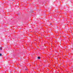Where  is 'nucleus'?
<instances>
[{
  "label": "nucleus",
  "instance_id": "obj_1",
  "mask_svg": "<svg viewBox=\"0 0 73 73\" xmlns=\"http://www.w3.org/2000/svg\"><path fill=\"white\" fill-rule=\"evenodd\" d=\"M37 58H38V59H40V56H38L37 57Z\"/></svg>",
  "mask_w": 73,
  "mask_h": 73
},
{
  "label": "nucleus",
  "instance_id": "obj_2",
  "mask_svg": "<svg viewBox=\"0 0 73 73\" xmlns=\"http://www.w3.org/2000/svg\"><path fill=\"white\" fill-rule=\"evenodd\" d=\"M2 56V54H0V56Z\"/></svg>",
  "mask_w": 73,
  "mask_h": 73
},
{
  "label": "nucleus",
  "instance_id": "obj_3",
  "mask_svg": "<svg viewBox=\"0 0 73 73\" xmlns=\"http://www.w3.org/2000/svg\"><path fill=\"white\" fill-rule=\"evenodd\" d=\"M0 50H2V49H1V47L0 48Z\"/></svg>",
  "mask_w": 73,
  "mask_h": 73
},
{
  "label": "nucleus",
  "instance_id": "obj_4",
  "mask_svg": "<svg viewBox=\"0 0 73 73\" xmlns=\"http://www.w3.org/2000/svg\"><path fill=\"white\" fill-rule=\"evenodd\" d=\"M25 70L27 71V70H28V69H25Z\"/></svg>",
  "mask_w": 73,
  "mask_h": 73
},
{
  "label": "nucleus",
  "instance_id": "obj_5",
  "mask_svg": "<svg viewBox=\"0 0 73 73\" xmlns=\"http://www.w3.org/2000/svg\"><path fill=\"white\" fill-rule=\"evenodd\" d=\"M66 48V46H65V47L64 48Z\"/></svg>",
  "mask_w": 73,
  "mask_h": 73
},
{
  "label": "nucleus",
  "instance_id": "obj_6",
  "mask_svg": "<svg viewBox=\"0 0 73 73\" xmlns=\"http://www.w3.org/2000/svg\"><path fill=\"white\" fill-rule=\"evenodd\" d=\"M49 70V69H47V70Z\"/></svg>",
  "mask_w": 73,
  "mask_h": 73
},
{
  "label": "nucleus",
  "instance_id": "obj_7",
  "mask_svg": "<svg viewBox=\"0 0 73 73\" xmlns=\"http://www.w3.org/2000/svg\"><path fill=\"white\" fill-rule=\"evenodd\" d=\"M36 66H37V64H36Z\"/></svg>",
  "mask_w": 73,
  "mask_h": 73
},
{
  "label": "nucleus",
  "instance_id": "obj_8",
  "mask_svg": "<svg viewBox=\"0 0 73 73\" xmlns=\"http://www.w3.org/2000/svg\"><path fill=\"white\" fill-rule=\"evenodd\" d=\"M36 66H37V64H36Z\"/></svg>",
  "mask_w": 73,
  "mask_h": 73
},
{
  "label": "nucleus",
  "instance_id": "obj_9",
  "mask_svg": "<svg viewBox=\"0 0 73 73\" xmlns=\"http://www.w3.org/2000/svg\"><path fill=\"white\" fill-rule=\"evenodd\" d=\"M50 25L52 24V23H50Z\"/></svg>",
  "mask_w": 73,
  "mask_h": 73
}]
</instances>
